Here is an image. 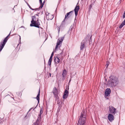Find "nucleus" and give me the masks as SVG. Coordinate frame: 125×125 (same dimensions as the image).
Instances as JSON below:
<instances>
[{
  "mask_svg": "<svg viewBox=\"0 0 125 125\" xmlns=\"http://www.w3.org/2000/svg\"><path fill=\"white\" fill-rule=\"evenodd\" d=\"M39 1L40 4H41V5L40 6L39 8L40 9H41V8H42L43 7L44 5V4L43 3H42V0H39Z\"/></svg>",
  "mask_w": 125,
  "mask_h": 125,
  "instance_id": "f3484780",
  "label": "nucleus"
},
{
  "mask_svg": "<svg viewBox=\"0 0 125 125\" xmlns=\"http://www.w3.org/2000/svg\"><path fill=\"white\" fill-rule=\"evenodd\" d=\"M123 17L124 18H125V11H124V12L123 14Z\"/></svg>",
  "mask_w": 125,
  "mask_h": 125,
  "instance_id": "cd10ccee",
  "label": "nucleus"
},
{
  "mask_svg": "<svg viewBox=\"0 0 125 125\" xmlns=\"http://www.w3.org/2000/svg\"><path fill=\"white\" fill-rule=\"evenodd\" d=\"M36 15L37 16H38V14H37Z\"/></svg>",
  "mask_w": 125,
  "mask_h": 125,
  "instance_id": "c9c22d12",
  "label": "nucleus"
},
{
  "mask_svg": "<svg viewBox=\"0 0 125 125\" xmlns=\"http://www.w3.org/2000/svg\"><path fill=\"white\" fill-rule=\"evenodd\" d=\"M52 92L55 98L56 99H58L59 97L58 96V94L59 93L56 88V87L54 88Z\"/></svg>",
  "mask_w": 125,
  "mask_h": 125,
  "instance_id": "0eeeda50",
  "label": "nucleus"
},
{
  "mask_svg": "<svg viewBox=\"0 0 125 125\" xmlns=\"http://www.w3.org/2000/svg\"><path fill=\"white\" fill-rule=\"evenodd\" d=\"M68 92L67 90H65L64 94V95L63 96V98L64 99H66L68 95Z\"/></svg>",
  "mask_w": 125,
  "mask_h": 125,
  "instance_id": "9b49d317",
  "label": "nucleus"
},
{
  "mask_svg": "<svg viewBox=\"0 0 125 125\" xmlns=\"http://www.w3.org/2000/svg\"><path fill=\"white\" fill-rule=\"evenodd\" d=\"M46 17L48 20H51L53 18L54 16L53 15L50 14H48V15H46Z\"/></svg>",
  "mask_w": 125,
  "mask_h": 125,
  "instance_id": "1a4fd4ad",
  "label": "nucleus"
},
{
  "mask_svg": "<svg viewBox=\"0 0 125 125\" xmlns=\"http://www.w3.org/2000/svg\"><path fill=\"white\" fill-rule=\"evenodd\" d=\"M53 54H54V53H53V52H52V53L51 54V56H53Z\"/></svg>",
  "mask_w": 125,
  "mask_h": 125,
  "instance_id": "c85d7f7f",
  "label": "nucleus"
},
{
  "mask_svg": "<svg viewBox=\"0 0 125 125\" xmlns=\"http://www.w3.org/2000/svg\"><path fill=\"white\" fill-rule=\"evenodd\" d=\"M10 33L11 32H10L9 35L4 39L3 42H1L0 43V51H1L2 50V49L4 47L5 44L8 40V38L10 35Z\"/></svg>",
  "mask_w": 125,
  "mask_h": 125,
  "instance_id": "20e7f679",
  "label": "nucleus"
},
{
  "mask_svg": "<svg viewBox=\"0 0 125 125\" xmlns=\"http://www.w3.org/2000/svg\"><path fill=\"white\" fill-rule=\"evenodd\" d=\"M58 32L59 33L60 31V29L59 28V29L58 30Z\"/></svg>",
  "mask_w": 125,
  "mask_h": 125,
  "instance_id": "2f4dec72",
  "label": "nucleus"
},
{
  "mask_svg": "<svg viewBox=\"0 0 125 125\" xmlns=\"http://www.w3.org/2000/svg\"><path fill=\"white\" fill-rule=\"evenodd\" d=\"M116 109L112 106H109V112L111 114L114 115L116 113Z\"/></svg>",
  "mask_w": 125,
  "mask_h": 125,
  "instance_id": "423d86ee",
  "label": "nucleus"
},
{
  "mask_svg": "<svg viewBox=\"0 0 125 125\" xmlns=\"http://www.w3.org/2000/svg\"><path fill=\"white\" fill-rule=\"evenodd\" d=\"M109 78L107 84L108 85L115 87L118 84L119 81L116 76L111 75L109 77Z\"/></svg>",
  "mask_w": 125,
  "mask_h": 125,
  "instance_id": "f257e3e1",
  "label": "nucleus"
},
{
  "mask_svg": "<svg viewBox=\"0 0 125 125\" xmlns=\"http://www.w3.org/2000/svg\"><path fill=\"white\" fill-rule=\"evenodd\" d=\"M54 61L55 62V65H56V64L58 63L60 61V59H59V57H54Z\"/></svg>",
  "mask_w": 125,
  "mask_h": 125,
  "instance_id": "4468645a",
  "label": "nucleus"
},
{
  "mask_svg": "<svg viewBox=\"0 0 125 125\" xmlns=\"http://www.w3.org/2000/svg\"><path fill=\"white\" fill-rule=\"evenodd\" d=\"M91 37H90V40H91Z\"/></svg>",
  "mask_w": 125,
  "mask_h": 125,
  "instance_id": "4c0bfd02",
  "label": "nucleus"
},
{
  "mask_svg": "<svg viewBox=\"0 0 125 125\" xmlns=\"http://www.w3.org/2000/svg\"><path fill=\"white\" fill-rule=\"evenodd\" d=\"M26 2L27 4V5L32 10H38V8L36 9H33L31 8V6L30 5L28 4V3L26 1H25Z\"/></svg>",
  "mask_w": 125,
  "mask_h": 125,
  "instance_id": "6ab92c4d",
  "label": "nucleus"
},
{
  "mask_svg": "<svg viewBox=\"0 0 125 125\" xmlns=\"http://www.w3.org/2000/svg\"><path fill=\"white\" fill-rule=\"evenodd\" d=\"M67 89H68V90H69V87L68 86V88H67Z\"/></svg>",
  "mask_w": 125,
  "mask_h": 125,
  "instance_id": "473e14b6",
  "label": "nucleus"
},
{
  "mask_svg": "<svg viewBox=\"0 0 125 125\" xmlns=\"http://www.w3.org/2000/svg\"><path fill=\"white\" fill-rule=\"evenodd\" d=\"M66 71L65 70H64L63 71L62 73V76L64 77L66 75Z\"/></svg>",
  "mask_w": 125,
  "mask_h": 125,
  "instance_id": "a211bd4d",
  "label": "nucleus"
},
{
  "mask_svg": "<svg viewBox=\"0 0 125 125\" xmlns=\"http://www.w3.org/2000/svg\"><path fill=\"white\" fill-rule=\"evenodd\" d=\"M52 60V59H49V60L48 64L50 66L51 65V64Z\"/></svg>",
  "mask_w": 125,
  "mask_h": 125,
  "instance_id": "5701e85b",
  "label": "nucleus"
},
{
  "mask_svg": "<svg viewBox=\"0 0 125 125\" xmlns=\"http://www.w3.org/2000/svg\"><path fill=\"white\" fill-rule=\"evenodd\" d=\"M41 119V115H39L38 117V118L36 120V121H37L38 122H39V120H40Z\"/></svg>",
  "mask_w": 125,
  "mask_h": 125,
  "instance_id": "412c9836",
  "label": "nucleus"
},
{
  "mask_svg": "<svg viewBox=\"0 0 125 125\" xmlns=\"http://www.w3.org/2000/svg\"><path fill=\"white\" fill-rule=\"evenodd\" d=\"M21 39V37L20 36V40Z\"/></svg>",
  "mask_w": 125,
  "mask_h": 125,
  "instance_id": "72a5a7b5",
  "label": "nucleus"
},
{
  "mask_svg": "<svg viewBox=\"0 0 125 125\" xmlns=\"http://www.w3.org/2000/svg\"><path fill=\"white\" fill-rule=\"evenodd\" d=\"M49 74H50V76H51V73H50Z\"/></svg>",
  "mask_w": 125,
  "mask_h": 125,
  "instance_id": "e433bc0d",
  "label": "nucleus"
},
{
  "mask_svg": "<svg viewBox=\"0 0 125 125\" xmlns=\"http://www.w3.org/2000/svg\"><path fill=\"white\" fill-rule=\"evenodd\" d=\"M32 20L31 21V23L30 24V26L31 27L34 26L36 27L39 28L40 27V23L39 21L38 18L36 21V17L33 16L32 17Z\"/></svg>",
  "mask_w": 125,
  "mask_h": 125,
  "instance_id": "f03ea898",
  "label": "nucleus"
},
{
  "mask_svg": "<svg viewBox=\"0 0 125 125\" xmlns=\"http://www.w3.org/2000/svg\"><path fill=\"white\" fill-rule=\"evenodd\" d=\"M71 79L69 80V83L70 82V81H71Z\"/></svg>",
  "mask_w": 125,
  "mask_h": 125,
  "instance_id": "f704fd0d",
  "label": "nucleus"
},
{
  "mask_svg": "<svg viewBox=\"0 0 125 125\" xmlns=\"http://www.w3.org/2000/svg\"><path fill=\"white\" fill-rule=\"evenodd\" d=\"M109 64V62H107L106 64L105 65V66H106V68L108 67Z\"/></svg>",
  "mask_w": 125,
  "mask_h": 125,
  "instance_id": "393cba45",
  "label": "nucleus"
},
{
  "mask_svg": "<svg viewBox=\"0 0 125 125\" xmlns=\"http://www.w3.org/2000/svg\"><path fill=\"white\" fill-rule=\"evenodd\" d=\"M52 56H51L50 59H52Z\"/></svg>",
  "mask_w": 125,
  "mask_h": 125,
  "instance_id": "7c9ffc66",
  "label": "nucleus"
},
{
  "mask_svg": "<svg viewBox=\"0 0 125 125\" xmlns=\"http://www.w3.org/2000/svg\"><path fill=\"white\" fill-rule=\"evenodd\" d=\"M43 113V111L42 110V109H41L40 111V114H39V115H41V114H42Z\"/></svg>",
  "mask_w": 125,
  "mask_h": 125,
  "instance_id": "a878e982",
  "label": "nucleus"
},
{
  "mask_svg": "<svg viewBox=\"0 0 125 125\" xmlns=\"http://www.w3.org/2000/svg\"><path fill=\"white\" fill-rule=\"evenodd\" d=\"M111 90L109 88H107L105 90V95L106 96H108L110 94L111 92Z\"/></svg>",
  "mask_w": 125,
  "mask_h": 125,
  "instance_id": "6e6552de",
  "label": "nucleus"
},
{
  "mask_svg": "<svg viewBox=\"0 0 125 125\" xmlns=\"http://www.w3.org/2000/svg\"><path fill=\"white\" fill-rule=\"evenodd\" d=\"M108 118L109 121L111 122L114 120V116L112 114H109L108 115Z\"/></svg>",
  "mask_w": 125,
  "mask_h": 125,
  "instance_id": "9d476101",
  "label": "nucleus"
},
{
  "mask_svg": "<svg viewBox=\"0 0 125 125\" xmlns=\"http://www.w3.org/2000/svg\"><path fill=\"white\" fill-rule=\"evenodd\" d=\"M64 37H65L64 36L63 37L61 38V41H62V42L64 39Z\"/></svg>",
  "mask_w": 125,
  "mask_h": 125,
  "instance_id": "bb28decb",
  "label": "nucleus"
},
{
  "mask_svg": "<svg viewBox=\"0 0 125 125\" xmlns=\"http://www.w3.org/2000/svg\"><path fill=\"white\" fill-rule=\"evenodd\" d=\"M84 46V42L83 41L81 43V46H80V49L81 50H82L83 49V48Z\"/></svg>",
  "mask_w": 125,
  "mask_h": 125,
  "instance_id": "2eb2a0df",
  "label": "nucleus"
},
{
  "mask_svg": "<svg viewBox=\"0 0 125 125\" xmlns=\"http://www.w3.org/2000/svg\"><path fill=\"white\" fill-rule=\"evenodd\" d=\"M39 122H38L37 121H36V122H34L33 125H39Z\"/></svg>",
  "mask_w": 125,
  "mask_h": 125,
  "instance_id": "b1692460",
  "label": "nucleus"
},
{
  "mask_svg": "<svg viewBox=\"0 0 125 125\" xmlns=\"http://www.w3.org/2000/svg\"><path fill=\"white\" fill-rule=\"evenodd\" d=\"M62 54H63L62 52L61 53H60V55H62Z\"/></svg>",
  "mask_w": 125,
  "mask_h": 125,
  "instance_id": "c756f323",
  "label": "nucleus"
},
{
  "mask_svg": "<svg viewBox=\"0 0 125 125\" xmlns=\"http://www.w3.org/2000/svg\"><path fill=\"white\" fill-rule=\"evenodd\" d=\"M62 42L60 40L58 39V41L56 45L55 50H56L57 48L58 47L59 45H60V44H61Z\"/></svg>",
  "mask_w": 125,
  "mask_h": 125,
  "instance_id": "ddd939ff",
  "label": "nucleus"
},
{
  "mask_svg": "<svg viewBox=\"0 0 125 125\" xmlns=\"http://www.w3.org/2000/svg\"><path fill=\"white\" fill-rule=\"evenodd\" d=\"M73 11H71L67 13L66 15L65 16V17L63 20V21H62L61 24V25H60V26L62 27L63 25H64V22L65 21V20L66 19V18H68L69 17H70V16H71L72 14V13H73Z\"/></svg>",
  "mask_w": 125,
  "mask_h": 125,
  "instance_id": "39448f33",
  "label": "nucleus"
},
{
  "mask_svg": "<svg viewBox=\"0 0 125 125\" xmlns=\"http://www.w3.org/2000/svg\"><path fill=\"white\" fill-rule=\"evenodd\" d=\"M79 6H78L76 5L74 9V11L75 12L76 17V16H77L78 14V11L79 10Z\"/></svg>",
  "mask_w": 125,
  "mask_h": 125,
  "instance_id": "f8f14e48",
  "label": "nucleus"
},
{
  "mask_svg": "<svg viewBox=\"0 0 125 125\" xmlns=\"http://www.w3.org/2000/svg\"><path fill=\"white\" fill-rule=\"evenodd\" d=\"M86 112L84 110L83 111L79 118L77 124L78 125H83L85 121V115Z\"/></svg>",
  "mask_w": 125,
  "mask_h": 125,
  "instance_id": "7ed1b4c3",
  "label": "nucleus"
},
{
  "mask_svg": "<svg viewBox=\"0 0 125 125\" xmlns=\"http://www.w3.org/2000/svg\"><path fill=\"white\" fill-rule=\"evenodd\" d=\"M40 89L39 90L38 94L36 97V98H36L37 99L38 101V102H39V100L40 99V97L39 96L40 95Z\"/></svg>",
  "mask_w": 125,
  "mask_h": 125,
  "instance_id": "dca6fc26",
  "label": "nucleus"
},
{
  "mask_svg": "<svg viewBox=\"0 0 125 125\" xmlns=\"http://www.w3.org/2000/svg\"><path fill=\"white\" fill-rule=\"evenodd\" d=\"M125 24L123 23H122L120 25L119 28L120 29Z\"/></svg>",
  "mask_w": 125,
  "mask_h": 125,
  "instance_id": "4be33fe9",
  "label": "nucleus"
},
{
  "mask_svg": "<svg viewBox=\"0 0 125 125\" xmlns=\"http://www.w3.org/2000/svg\"><path fill=\"white\" fill-rule=\"evenodd\" d=\"M105 80H106V79Z\"/></svg>",
  "mask_w": 125,
  "mask_h": 125,
  "instance_id": "58836bf2",
  "label": "nucleus"
},
{
  "mask_svg": "<svg viewBox=\"0 0 125 125\" xmlns=\"http://www.w3.org/2000/svg\"><path fill=\"white\" fill-rule=\"evenodd\" d=\"M93 5H93V4H92L90 5V6H89V8H88L89 11H90L91 9V8L93 6Z\"/></svg>",
  "mask_w": 125,
  "mask_h": 125,
  "instance_id": "aec40b11",
  "label": "nucleus"
}]
</instances>
